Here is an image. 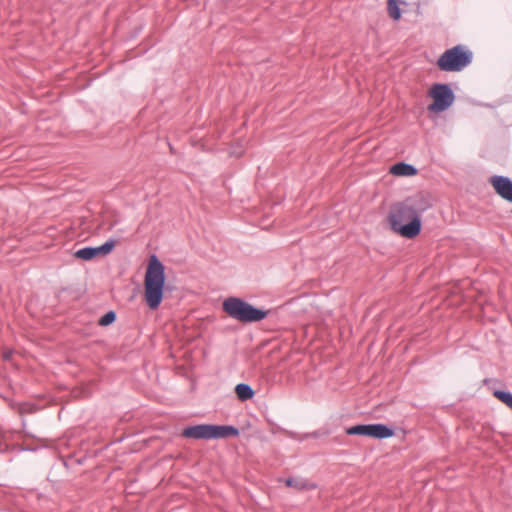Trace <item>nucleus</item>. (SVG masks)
I'll return each mask as SVG.
<instances>
[{
	"mask_svg": "<svg viewBox=\"0 0 512 512\" xmlns=\"http://www.w3.org/2000/svg\"><path fill=\"white\" fill-rule=\"evenodd\" d=\"M426 208L421 196L408 198L394 205L389 214L393 231L408 239L416 237L421 231L420 215Z\"/></svg>",
	"mask_w": 512,
	"mask_h": 512,
	"instance_id": "obj_1",
	"label": "nucleus"
},
{
	"mask_svg": "<svg viewBox=\"0 0 512 512\" xmlns=\"http://www.w3.org/2000/svg\"><path fill=\"white\" fill-rule=\"evenodd\" d=\"M165 284L164 265L153 255L149 259L144 278V299L150 309H157L162 302Z\"/></svg>",
	"mask_w": 512,
	"mask_h": 512,
	"instance_id": "obj_2",
	"label": "nucleus"
},
{
	"mask_svg": "<svg viewBox=\"0 0 512 512\" xmlns=\"http://www.w3.org/2000/svg\"><path fill=\"white\" fill-rule=\"evenodd\" d=\"M224 311L232 318L240 322H258L267 316V312L255 308L251 304L239 298H228L223 303Z\"/></svg>",
	"mask_w": 512,
	"mask_h": 512,
	"instance_id": "obj_3",
	"label": "nucleus"
},
{
	"mask_svg": "<svg viewBox=\"0 0 512 512\" xmlns=\"http://www.w3.org/2000/svg\"><path fill=\"white\" fill-rule=\"evenodd\" d=\"M473 58L472 52L463 45H457L446 50L437 60L441 71L459 72L467 67Z\"/></svg>",
	"mask_w": 512,
	"mask_h": 512,
	"instance_id": "obj_4",
	"label": "nucleus"
},
{
	"mask_svg": "<svg viewBox=\"0 0 512 512\" xmlns=\"http://www.w3.org/2000/svg\"><path fill=\"white\" fill-rule=\"evenodd\" d=\"M182 435L186 438L209 440L236 437L239 430L230 425L200 424L185 428Z\"/></svg>",
	"mask_w": 512,
	"mask_h": 512,
	"instance_id": "obj_5",
	"label": "nucleus"
},
{
	"mask_svg": "<svg viewBox=\"0 0 512 512\" xmlns=\"http://www.w3.org/2000/svg\"><path fill=\"white\" fill-rule=\"evenodd\" d=\"M428 95L432 99V103L427 109L429 112L436 114L447 110L454 101V94L446 84L432 85L429 89Z\"/></svg>",
	"mask_w": 512,
	"mask_h": 512,
	"instance_id": "obj_6",
	"label": "nucleus"
},
{
	"mask_svg": "<svg viewBox=\"0 0 512 512\" xmlns=\"http://www.w3.org/2000/svg\"><path fill=\"white\" fill-rule=\"evenodd\" d=\"M115 244L116 243L114 240H109L98 247H85L78 250L75 253V256L82 260H91L98 256H105L108 255L113 250Z\"/></svg>",
	"mask_w": 512,
	"mask_h": 512,
	"instance_id": "obj_7",
	"label": "nucleus"
},
{
	"mask_svg": "<svg viewBox=\"0 0 512 512\" xmlns=\"http://www.w3.org/2000/svg\"><path fill=\"white\" fill-rule=\"evenodd\" d=\"M489 183L501 198L512 203V181L508 177L495 175L490 177Z\"/></svg>",
	"mask_w": 512,
	"mask_h": 512,
	"instance_id": "obj_8",
	"label": "nucleus"
},
{
	"mask_svg": "<svg viewBox=\"0 0 512 512\" xmlns=\"http://www.w3.org/2000/svg\"><path fill=\"white\" fill-rule=\"evenodd\" d=\"M394 432L392 429L388 428L384 424H369L367 436L377 438V439H385L392 437Z\"/></svg>",
	"mask_w": 512,
	"mask_h": 512,
	"instance_id": "obj_9",
	"label": "nucleus"
},
{
	"mask_svg": "<svg viewBox=\"0 0 512 512\" xmlns=\"http://www.w3.org/2000/svg\"><path fill=\"white\" fill-rule=\"evenodd\" d=\"M390 173L395 176H414L417 174V170L410 164L397 163L391 166Z\"/></svg>",
	"mask_w": 512,
	"mask_h": 512,
	"instance_id": "obj_10",
	"label": "nucleus"
},
{
	"mask_svg": "<svg viewBox=\"0 0 512 512\" xmlns=\"http://www.w3.org/2000/svg\"><path fill=\"white\" fill-rule=\"evenodd\" d=\"M286 486L293 487L296 490H311L315 489L316 485L302 478H289L285 481Z\"/></svg>",
	"mask_w": 512,
	"mask_h": 512,
	"instance_id": "obj_11",
	"label": "nucleus"
},
{
	"mask_svg": "<svg viewBox=\"0 0 512 512\" xmlns=\"http://www.w3.org/2000/svg\"><path fill=\"white\" fill-rule=\"evenodd\" d=\"M235 392H236L237 397L242 401L251 399L254 395V392L251 389V387L249 385L243 384V383L238 384L236 386Z\"/></svg>",
	"mask_w": 512,
	"mask_h": 512,
	"instance_id": "obj_12",
	"label": "nucleus"
},
{
	"mask_svg": "<svg viewBox=\"0 0 512 512\" xmlns=\"http://www.w3.org/2000/svg\"><path fill=\"white\" fill-rule=\"evenodd\" d=\"M494 396L512 410V394L510 392L497 390L494 392Z\"/></svg>",
	"mask_w": 512,
	"mask_h": 512,
	"instance_id": "obj_13",
	"label": "nucleus"
},
{
	"mask_svg": "<svg viewBox=\"0 0 512 512\" xmlns=\"http://www.w3.org/2000/svg\"><path fill=\"white\" fill-rule=\"evenodd\" d=\"M368 425H356L348 428L346 433L349 435H363L367 436Z\"/></svg>",
	"mask_w": 512,
	"mask_h": 512,
	"instance_id": "obj_14",
	"label": "nucleus"
},
{
	"mask_svg": "<svg viewBox=\"0 0 512 512\" xmlns=\"http://www.w3.org/2000/svg\"><path fill=\"white\" fill-rule=\"evenodd\" d=\"M388 12L390 17H392L395 20H398L400 18V10L395 0H388Z\"/></svg>",
	"mask_w": 512,
	"mask_h": 512,
	"instance_id": "obj_15",
	"label": "nucleus"
},
{
	"mask_svg": "<svg viewBox=\"0 0 512 512\" xmlns=\"http://www.w3.org/2000/svg\"><path fill=\"white\" fill-rule=\"evenodd\" d=\"M116 315L113 311L107 312L104 316H102L99 320V324L101 326H107L115 321Z\"/></svg>",
	"mask_w": 512,
	"mask_h": 512,
	"instance_id": "obj_16",
	"label": "nucleus"
},
{
	"mask_svg": "<svg viewBox=\"0 0 512 512\" xmlns=\"http://www.w3.org/2000/svg\"><path fill=\"white\" fill-rule=\"evenodd\" d=\"M4 357H5L6 359H8V358H9V353H6V354L4 355Z\"/></svg>",
	"mask_w": 512,
	"mask_h": 512,
	"instance_id": "obj_17",
	"label": "nucleus"
}]
</instances>
